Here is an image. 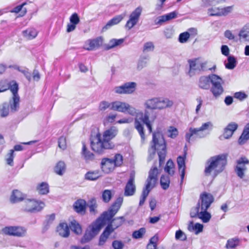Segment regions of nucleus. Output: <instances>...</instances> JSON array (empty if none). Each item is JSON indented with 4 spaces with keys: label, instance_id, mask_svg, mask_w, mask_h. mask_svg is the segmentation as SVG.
I'll list each match as a JSON object with an SVG mask.
<instances>
[{
    "label": "nucleus",
    "instance_id": "34",
    "mask_svg": "<svg viewBox=\"0 0 249 249\" xmlns=\"http://www.w3.org/2000/svg\"><path fill=\"white\" fill-rule=\"evenodd\" d=\"M24 199V195L21 192L18 190L13 191L10 197V201L12 203H17L23 200Z\"/></svg>",
    "mask_w": 249,
    "mask_h": 249
},
{
    "label": "nucleus",
    "instance_id": "62",
    "mask_svg": "<svg viewBox=\"0 0 249 249\" xmlns=\"http://www.w3.org/2000/svg\"><path fill=\"white\" fill-rule=\"evenodd\" d=\"M9 83L6 80L0 81V92H4L9 89Z\"/></svg>",
    "mask_w": 249,
    "mask_h": 249
},
{
    "label": "nucleus",
    "instance_id": "22",
    "mask_svg": "<svg viewBox=\"0 0 249 249\" xmlns=\"http://www.w3.org/2000/svg\"><path fill=\"white\" fill-rule=\"evenodd\" d=\"M87 202L83 199H79L74 202L73 208L75 212L81 215H84L86 212Z\"/></svg>",
    "mask_w": 249,
    "mask_h": 249
},
{
    "label": "nucleus",
    "instance_id": "6",
    "mask_svg": "<svg viewBox=\"0 0 249 249\" xmlns=\"http://www.w3.org/2000/svg\"><path fill=\"white\" fill-rule=\"evenodd\" d=\"M139 118H136L135 119V127L139 132L142 141L145 139V135L143 130V126L141 122L145 124L147 127L150 133L152 132V127L149 119V113L147 110H145L144 113L141 112ZM138 117V116H137Z\"/></svg>",
    "mask_w": 249,
    "mask_h": 249
},
{
    "label": "nucleus",
    "instance_id": "37",
    "mask_svg": "<svg viewBox=\"0 0 249 249\" xmlns=\"http://www.w3.org/2000/svg\"><path fill=\"white\" fill-rule=\"evenodd\" d=\"M101 176L100 171L96 170L88 172L85 174V178L87 180H95L101 177Z\"/></svg>",
    "mask_w": 249,
    "mask_h": 249
},
{
    "label": "nucleus",
    "instance_id": "49",
    "mask_svg": "<svg viewBox=\"0 0 249 249\" xmlns=\"http://www.w3.org/2000/svg\"><path fill=\"white\" fill-rule=\"evenodd\" d=\"M10 112V109L8 105V103H4L0 107V114L1 117L7 116Z\"/></svg>",
    "mask_w": 249,
    "mask_h": 249
},
{
    "label": "nucleus",
    "instance_id": "21",
    "mask_svg": "<svg viewBox=\"0 0 249 249\" xmlns=\"http://www.w3.org/2000/svg\"><path fill=\"white\" fill-rule=\"evenodd\" d=\"M236 163L237 165L235 168V172L238 177L242 178L244 176V171L246 170V168L245 165H243V167L240 166L239 165L242 164H248L249 160L246 157H241L237 160Z\"/></svg>",
    "mask_w": 249,
    "mask_h": 249
},
{
    "label": "nucleus",
    "instance_id": "64",
    "mask_svg": "<svg viewBox=\"0 0 249 249\" xmlns=\"http://www.w3.org/2000/svg\"><path fill=\"white\" fill-rule=\"evenodd\" d=\"M234 97L240 101H243L247 98L248 95L243 92L239 91L235 92L234 94Z\"/></svg>",
    "mask_w": 249,
    "mask_h": 249
},
{
    "label": "nucleus",
    "instance_id": "43",
    "mask_svg": "<svg viewBox=\"0 0 249 249\" xmlns=\"http://www.w3.org/2000/svg\"><path fill=\"white\" fill-rule=\"evenodd\" d=\"M66 170V165L64 161H58L54 168V172L60 176L63 175Z\"/></svg>",
    "mask_w": 249,
    "mask_h": 249
},
{
    "label": "nucleus",
    "instance_id": "11",
    "mask_svg": "<svg viewBox=\"0 0 249 249\" xmlns=\"http://www.w3.org/2000/svg\"><path fill=\"white\" fill-rule=\"evenodd\" d=\"M123 202V197H118L108 210L104 211L98 218H113L120 209Z\"/></svg>",
    "mask_w": 249,
    "mask_h": 249
},
{
    "label": "nucleus",
    "instance_id": "52",
    "mask_svg": "<svg viewBox=\"0 0 249 249\" xmlns=\"http://www.w3.org/2000/svg\"><path fill=\"white\" fill-rule=\"evenodd\" d=\"M146 230L144 228H141L138 230L135 231L133 232L132 237L134 239H140L143 237V235L145 233Z\"/></svg>",
    "mask_w": 249,
    "mask_h": 249
},
{
    "label": "nucleus",
    "instance_id": "61",
    "mask_svg": "<svg viewBox=\"0 0 249 249\" xmlns=\"http://www.w3.org/2000/svg\"><path fill=\"white\" fill-rule=\"evenodd\" d=\"M58 146L60 148L62 149V150H64L66 148L67 144L65 137L63 136L60 137L58 139Z\"/></svg>",
    "mask_w": 249,
    "mask_h": 249
},
{
    "label": "nucleus",
    "instance_id": "35",
    "mask_svg": "<svg viewBox=\"0 0 249 249\" xmlns=\"http://www.w3.org/2000/svg\"><path fill=\"white\" fill-rule=\"evenodd\" d=\"M173 105V101L167 98H159L158 107L159 109L171 107Z\"/></svg>",
    "mask_w": 249,
    "mask_h": 249
},
{
    "label": "nucleus",
    "instance_id": "60",
    "mask_svg": "<svg viewBox=\"0 0 249 249\" xmlns=\"http://www.w3.org/2000/svg\"><path fill=\"white\" fill-rule=\"evenodd\" d=\"M70 23H73V24H76L79 23L80 22V18L76 13L72 14L70 18Z\"/></svg>",
    "mask_w": 249,
    "mask_h": 249
},
{
    "label": "nucleus",
    "instance_id": "32",
    "mask_svg": "<svg viewBox=\"0 0 249 249\" xmlns=\"http://www.w3.org/2000/svg\"><path fill=\"white\" fill-rule=\"evenodd\" d=\"M237 64L236 57L233 55H229L227 57V61H225V68L228 70H233L235 68Z\"/></svg>",
    "mask_w": 249,
    "mask_h": 249
},
{
    "label": "nucleus",
    "instance_id": "14",
    "mask_svg": "<svg viewBox=\"0 0 249 249\" xmlns=\"http://www.w3.org/2000/svg\"><path fill=\"white\" fill-rule=\"evenodd\" d=\"M26 203L27 205L26 210L31 213L40 212L45 206L44 202L38 201L35 199H27Z\"/></svg>",
    "mask_w": 249,
    "mask_h": 249
},
{
    "label": "nucleus",
    "instance_id": "39",
    "mask_svg": "<svg viewBox=\"0 0 249 249\" xmlns=\"http://www.w3.org/2000/svg\"><path fill=\"white\" fill-rule=\"evenodd\" d=\"M69 227L76 234L79 235L82 233L81 226L75 219L71 222Z\"/></svg>",
    "mask_w": 249,
    "mask_h": 249
},
{
    "label": "nucleus",
    "instance_id": "8",
    "mask_svg": "<svg viewBox=\"0 0 249 249\" xmlns=\"http://www.w3.org/2000/svg\"><path fill=\"white\" fill-rule=\"evenodd\" d=\"M213 127V124L211 122H208L207 123H204L202 124V125L199 127L196 128H193L192 127L189 128V132H187L185 134V139L186 141L190 143L191 141V138L192 137L194 138H203L204 137V135L202 133H199L200 131H203L206 130L208 129H212Z\"/></svg>",
    "mask_w": 249,
    "mask_h": 249
},
{
    "label": "nucleus",
    "instance_id": "17",
    "mask_svg": "<svg viewBox=\"0 0 249 249\" xmlns=\"http://www.w3.org/2000/svg\"><path fill=\"white\" fill-rule=\"evenodd\" d=\"M238 126V124L234 122L229 123L224 129L223 133L219 137V139L220 140L230 139L237 130Z\"/></svg>",
    "mask_w": 249,
    "mask_h": 249
},
{
    "label": "nucleus",
    "instance_id": "25",
    "mask_svg": "<svg viewBox=\"0 0 249 249\" xmlns=\"http://www.w3.org/2000/svg\"><path fill=\"white\" fill-rule=\"evenodd\" d=\"M87 207L90 216H96L98 214V204L95 197H92L88 201Z\"/></svg>",
    "mask_w": 249,
    "mask_h": 249
},
{
    "label": "nucleus",
    "instance_id": "2",
    "mask_svg": "<svg viewBox=\"0 0 249 249\" xmlns=\"http://www.w3.org/2000/svg\"><path fill=\"white\" fill-rule=\"evenodd\" d=\"M227 163V155L225 154L211 157L206 162L204 173L209 176L214 171V175L216 176L224 170Z\"/></svg>",
    "mask_w": 249,
    "mask_h": 249
},
{
    "label": "nucleus",
    "instance_id": "57",
    "mask_svg": "<svg viewBox=\"0 0 249 249\" xmlns=\"http://www.w3.org/2000/svg\"><path fill=\"white\" fill-rule=\"evenodd\" d=\"M14 158V150H10L9 153L7 155V158H6L7 164L10 166H13Z\"/></svg>",
    "mask_w": 249,
    "mask_h": 249
},
{
    "label": "nucleus",
    "instance_id": "26",
    "mask_svg": "<svg viewBox=\"0 0 249 249\" xmlns=\"http://www.w3.org/2000/svg\"><path fill=\"white\" fill-rule=\"evenodd\" d=\"M177 14L178 13L175 11L160 16L155 20V24L157 25H161L163 22L176 18Z\"/></svg>",
    "mask_w": 249,
    "mask_h": 249
},
{
    "label": "nucleus",
    "instance_id": "29",
    "mask_svg": "<svg viewBox=\"0 0 249 249\" xmlns=\"http://www.w3.org/2000/svg\"><path fill=\"white\" fill-rule=\"evenodd\" d=\"M19 96H12L8 103L10 109V112L15 113L18 111L19 108Z\"/></svg>",
    "mask_w": 249,
    "mask_h": 249
},
{
    "label": "nucleus",
    "instance_id": "47",
    "mask_svg": "<svg viewBox=\"0 0 249 249\" xmlns=\"http://www.w3.org/2000/svg\"><path fill=\"white\" fill-rule=\"evenodd\" d=\"M113 196V193L110 190L106 189L103 191L102 194V201L105 203H108L110 201Z\"/></svg>",
    "mask_w": 249,
    "mask_h": 249
},
{
    "label": "nucleus",
    "instance_id": "5",
    "mask_svg": "<svg viewBox=\"0 0 249 249\" xmlns=\"http://www.w3.org/2000/svg\"><path fill=\"white\" fill-rule=\"evenodd\" d=\"M111 220V219H96L89 225L81 239V243L82 244L88 243L97 235L105 226L104 220Z\"/></svg>",
    "mask_w": 249,
    "mask_h": 249
},
{
    "label": "nucleus",
    "instance_id": "58",
    "mask_svg": "<svg viewBox=\"0 0 249 249\" xmlns=\"http://www.w3.org/2000/svg\"><path fill=\"white\" fill-rule=\"evenodd\" d=\"M111 107V103H109L107 101H103L100 103L99 106V109L100 111H105L108 108L110 109Z\"/></svg>",
    "mask_w": 249,
    "mask_h": 249
},
{
    "label": "nucleus",
    "instance_id": "3",
    "mask_svg": "<svg viewBox=\"0 0 249 249\" xmlns=\"http://www.w3.org/2000/svg\"><path fill=\"white\" fill-rule=\"evenodd\" d=\"M151 149L152 154H155L157 151L159 158V164L161 166L163 164L166 154V145L165 140L162 135L159 132L153 133Z\"/></svg>",
    "mask_w": 249,
    "mask_h": 249
},
{
    "label": "nucleus",
    "instance_id": "19",
    "mask_svg": "<svg viewBox=\"0 0 249 249\" xmlns=\"http://www.w3.org/2000/svg\"><path fill=\"white\" fill-rule=\"evenodd\" d=\"M124 219H111V220H105V225L107 224V226L105 229V230L111 233L113 231L121 226L124 220Z\"/></svg>",
    "mask_w": 249,
    "mask_h": 249
},
{
    "label": "nucleus",
    "instance_id": "54",
    "mask_svg": "<svg viewBox=\"0 0 249 249\" xmlns=\"http://www.w3.org/2000/svg\"><path fill=\"white\" fill-rule=\"evenodd\" d=\"M123 158L120 154H117L115 155L114 159H112L115 166H120L123 163Z\"/></svg>",
    "mask_w": 249,
    "mask_h": 249
},
{
    "label": "nucleus",
    "instance_id": "59",
    "mask_svg": "<svg viewBox=\"0 0 249 249\" xmlns=\"http://www.w3.org/2000/svg\"><path fill=\"white\" fill-rule=\"evenodd\" d=\"M175 237L176 239H179L181 241H185L187 239L185 234L180 230L176 232Z\"/></svg>",
    "mask_w": 249,
    "mask_h": 249
},
{
    "label": "nucleus",
    "instance_id": "36",
    "mask_svg": "<svg viewBox=\"0 0 249 249\" xmlns=\"http://www.w3.org/2000/svg\"><path fill=\"white\" fill-rule=\"evenodd\" d=\"M159 98H154L148 99L144 103V106L146 108L151 109H158Z\"/></svg>",
    "mask_w": 249,
    "mask_h": 249
},
{
    "label": "nucleus",
    "instance_id": "38",
    "mask_svg": "<svg viewBox=\"0 0 249 249\" xmlns=\"http://www.w3.org/2000/svg\"><path fill=\"white\" fill-rule=\"evenodd\" d=\"M36 190L40 195H47L49 193V184L46 182H42L38 184Z\"/></svg>",
    "mask_w": 249,
    "mask_h": 249
},
{
    "label": "nucleus",
    "instance_id": "48",
    "mask_svg": "<svg viewBox=\"0 0 249 249\" xmlns=\"http://www.w3.org/2000/svg\"><path fill=\"white\" fill-rule=\"evenodd\" d=\"M170 180L168 176L162 175L160 179V184L161 188L163 190H166L168 188Z\"/></svg>",
    "mask_w": 249,
    "mask_h": 249
},
{
    "label": "nucleus",
    "instance_id": "44",
    "mask_svg": "<svg viewBox=\"0 0 249 249\" xmlns=\"http://www.w3.org/2000/svg\"><path fill=\"white\" fill-rule=\"evenodd\" d=\"M240 239L237 237L230 239L228 240L225 248L227 249H235L239 246Z\"/></svg>",
    "mask_w": 249,
    "mask_h": 249
},
{
    "label": "nucleus",
    "instance_id": "28",
    "mask_svg": "<svg viewBox=\"0 0 249 249\" xmlns=\"http://www.w3.org/2000/svg\"><path fill=\"white\" fill-rule=\"evenodd\" d=\"M212 74L201 76L198 81V87L203 89H208L210 88V83L212 84Z\"/></svg>",
    "mask_w": 249,
    "mask_h": 249
},
{
    "label": "nucleus",
    "instance_id": "51",
    "mask_svg": "<svg viewBox=\"0 0 249 249\" xmlns=\"http://www.w3.org/2000/svg\"><path fill=\"white\" fill-rule=\"evenodd\" d=\"M221 8H211L208 9V14L209 16H222L223 14H221Z\"/></svg>",
    "mask_w": 249,
    "mask_h": 249
},
{
    "label": "nucleus",
    "instance_id": "31",
    "mask_svg": "<svg viewBox=\"0 0 249 249\" xmlns=\"http://www.w3.org/2000/svg\"><path fill=\"white\" fill-rule=\"evenodd\" d=\"M38 32L33 27H30L22 31L23 36L27 39H33L37 35Z\"/></svg>",
    "mask_w": 249,
    "mask_h": 249
},
{
    "label": "nucleus",
    "instance_id": "41",
    "mask_svg": "<svg viewBox=\"0 0 249 249\" xmlns=\"http://www.w3.org/2000/svg\"><path fill=\"white\" fill-rule=\"evenodd\" d=\"M82 155L87 161L93 160L94 159V154L87 149L84 143H83Z\"/></svg>",
    "mask_w": 249,
    "mask_h": 249
},
{
    "label": "nucleus",
    "instance_id": "50",
    "mask_svg": "<svg viewBox=\"0 0 249 249\" xmlns=\"http://www.w3.org/2000/svg\"><path fill=\"white\" fill-rule=\"evenodd\" d=\"M9 88L13 96H19L18 94V85L15 81H12L9 83Z\"/></svg>",
    "mask_w": 249,
    "mask_h": 249
},
{
    "label": "nucleus",
    "instance_id": "16",
    "mask_svg": "<svg viewBox=\"0 0 249 249\" xmlns=\"http://www.w3.org/2000/svg\"><path fill=\"white\" fill-rule=\"evenodd\" d=\"M118 129L115 126H111L105 130L103 134L102 139L107 143L111 145V149L114 146V144L111 140L113 139L118 134Z\"/></svg>",
    "mask_w": 249,
    "mask_h": 249
},
{
    "label": "nucleus",
    "instance_id": "33",
    "mask_svg": "<svg viewBox=\"0 0 249 249\" xmlns=\"http://www.w3.org/2000/svg\"><path fill=\"white\" fill-rule=\"evenodd\" d=\"M238 36L240 39L249 41V23L246 24L240 31Z\"/></svg>",
    "mask_w": 249,
    "mask_h": 249
},
{
    "label": "nucleus",
    "instance_id": "40",
    "mask_svg": "<svg viewBox=\"0 0 249 249\" xmlns=\"http://www.w3.org/2000/svg\"><path fill=\"white\" fill-rule=\"evenodd\" d=\"M102 44V39L101 37L90 40L89 41V46L87 48L88 50H93L96 48L100 46Z\"/></svg>",
    "mask_w": 249,
    "mask_h": 249
},
{
    "label": "nucleus",
    "instance_id": "56",
    "mask_svg": "<svg viewBox=\"0 0 249 249\" xmlns=\"http://www.w3.org/2000/svg\"><path fill=\"white\" fill-rule=\"evenodd\" d=\"M190 36V34L188 32L182 33L179 35L178 41L181 43H185L189 38Z\"/></svg>",
    "mask_w": 249,
    "mask_h": 249
},
{
    "label": "nucleus",
    "instance_id": "24",
    "mask_svg": "<svg viewBox=\"0 0 249 249\" xmlns=\"http://www.w3.org/2000/svg\"><path fill=\"white\" fill-rule=\"evenodd\" d=\"M101 167L104 173L108 174L113 171L115 166L112 161V159L104 158L101 161Z\"/></svg>",
    "mask_w": 249,
    "mask_h": 249
},
{
    "label": "nucleus",
    "instance_id": "46",
    "mask_svg": "<svg viewBox=\"0 0 249 249\" xmlns=\"http://www.w3.org/2000/svg\"><path fill=\"white\" fill-rule=\"evenodd\" d=\"M124 41V39L123 38L121 39H112L109 43L106 45V49L107 50H110L115 47L118 46L123 43Z\"/></svg>",
    "mask_w": 249,
    "mask_h": 249
},
{
    "label": "nucleus",
    "instance_id": "42",
    "mask_svg": "<svg viewBox=\"0 0 249 249\" xmlns=\"http://www.w3.org/2000/svg\"><path fill=\"white\" fill-rule=\"evenodd\" d=\"M123 18L122 15H119L109 20L106 25L103 27V30H107L111 26L119 23Z\"/></svg>",
    "mask_w": 249,
    "mask_h": 249
},
{
    "label": "nucleus",
    "instance_id": "4",
    "mask_svg": "<svg viewBox=\"0 0 249 249\" xmlns=\"http://www.w3.org/2000/svg\"><path fill=\"white\" fill-rule=\"evenodd\" d=\"M158 169L157 167L151 168L148 173L145 187L143 188L139 202V205L142 206L150 192L154 188L158 181Z\"/></svg>",
    "mask_w": 249,
    "mask_h": 249
},
{
    "label": "nucleus",
    "instance_id": "55",
    "mask_svg": "<svg viewBox=\"0 0 249 249\" xmlns=\"http://www.w3.org/2000/svg\"><path fill=\"white\" fill-rule=\"evenodd\" d=\"M174 167V163L171 160H169L164 168V171L170 175H173L174 174V171H171V169Z\"/></svg>",
    "mask_w": 249,
    "mask_h": 249
},
{
    "label": "nucleus",
    "instance_id": "15",
    "mask_svg": "<svg viewBox=\"0 0 249 249\" xmlns=\"http://www.w3.org/2000/svg\"><path fill=\"white\" fill-rule=\"evenodd\" d=\"M136 87L135 82H126L122 86L116 87L114 88V91L118 94H131L135 91Z\"/></svg>",
    "mask_w": 249,
    "mask_h": 249
},
{
    "label": "nucleus",
    "instance_id": "63",
    "mask_svg": "<svg viewBox=\"0 0 249 249\" xmlns=\"http://www.w3.org/2000/svg\"><path fill=\"white\" fill-rule=\"evenodd\" d=\"M112 246L114 249H123L124 244L121 241L114 240L112 242Z\"/></svg>",
    "mask_w": 249,
    "mask_h": 249
},
{
    "label": "nucleus",
    "instance_id": "12",
    "mask_svg": "<svg viewBox=\"0 0 249 249\" xmlns=\"http://www.w3.org/2000/svg\"><path fill=\"white\" fill-rule=\"evenodd\" d=\"M2 232L7 235L15 237H23L26 233V229L21 226H6L2 229Z\"/></svg>",
    "mask_w": 249,
    "mask_h": 249
},
{
    "label": "nucleus",
    "instance_id": "1",
    "mask_svg": "<svg viewBox=\"0 0 249 249\" xmlns=\"http://www.w3.org/2000/svg\"><path fill=\"white\" fill-rule=\"evenodd\" d=\"M200 199L201 204L198 202L196 206L191 209V218H211V215L208 212L207 209L213 201V195L204 192L200 195Z\"/></svg>",
    "mask_w": 249,
    "mask_h": 249
},
{
    "label": "nucleus",
    "instance_id": "18",
    "mask_svg": "<svg viewBox=\"0 0 249 249\" xmlns=\"http://www.w3.org/2000/svg\"><path fill=\"white\" fill-rule=\"evenodd\" d=\"M135 175L131 173L129 178L124 187V195L126 196H133L136 191V186L134 183Z\"/></svg>",
    "mask_w": 249,
    "mask_h": 249
},
{
    "label": "nucleus",
    "instance_id": "23",
    "mask_svg": "<svg viewBox=\"0 0 249 249\" xmlns=\"http://www.w3.org/2000/svg\"><path fill=\"white\" fill-rule=\"evenodd\" d=\"M187 152L185 151L182 156H179L177 158V162L178 170H181L180 178L181 182L183 181L185 174V159L186 158Z\"/></svg>",
    "mask_w": 249,
    "mask_h": 249
},
{
    "label": "nucleus",
    "instance_id": "53",
    "mask_svg": "<svg viewBox=\"0 0 249 249\" xmlns=\"http://www.w3.org/2000/svg\"><path fill=\"white\" fill-rule=\"evenodd\" d=\"M168 136L171 138L175 139L178 134V131L177 128L173 126H170L168 130Z\"/></svg>",
    "mask_w": 249,
    "mask_h": 249
},
{
    "label": "nucleus",
    "instance_id": "45",
    "mask_svg": "<svg viewBox=\"0 0 249 249\" xmlns=\"http://www.w3.org/2000/svg\"><path fill=\"white\" fill-rule=\"evenodd\" d=\"M203 226L199 223H196L193 225V222H191L188 226V230L190 231H194L196 234H198L203 231Z\"/></svg>",
    "mask_w": 249,
    "mask_h": 249
},
{
    "label": "nucleus",
    "instance_id": "10",
    "mask_svg": "<svg viewBox=\"0 0 249 249\" xmlns=\"http://www.w3.org/2000/svg\"><path fill=\"white\" fill-rule=\"evenodd\" d=\"M212 85L210 91L215 98H218L224 92V89L221 85L222 78L217 75L212 74Z\"/></svg>",
    "mask_w": 249,
    "mask_h": 249
},
{
    "label": "nucleus",
    "instance_id": "9",
    "mask_svg": "<svg viewBox=\"0 0 249 249\" xmlns=\"http://www.w3.org/2000/svg\"><path fill=\"white\" fill-rule=\"evenodd\" d=\"M110 109L123 113L127 112L128 114L132 116H135L138 113L137 110L134 107L130 106L127 103L120 101L112 102Z\"/></svg>",
    "mask_w": 249,
    "mask_h": 249
},
{
    "label": "nucleus",
    "instance_id": "13",
    "mask_svg": "<svg viewBox=\"0 0 249 249\" xmlns=\"http://www.w3.org/2000/svg\"><path fill=\"white\" fill-rule=\"evenodd\" d=\"M142 12V8L139 6L136 8L129 15L125 27L128 30L132 28L138 22Z\"/></svg>",
    "mask_w": 249,
    "mask_h": 249
},
{
    "label": "nucleus",
    "instance_id": "27",
    "mask_svg": "<svg viewBox=\"0 0 249 249\" xmlns=\"http://www.w3.org/2000/svg\"><path fill=\"white\" fill-rule=\"evenodd\" d=\"M56 231L58 234L62 237L67 238L70 235V228L65 222L60 223L57 227Z\"/></svg>",
    "mask_w": 249,
    "mask_h": 249
},
{
    "label": "nucleus",
    "instance_id": "7",
    "mask_svg": "<svg viewBox=\"0 0 249 249\" xmlns=\"http://www.w3.org/2000/svg\"><path fill=\"white\" fill-rule=\"evenodd\" d=\"M90 146L95 152L102 154L106 149H111V145L107 143L102 139L101 134L98 132L95 136H91L90 138Z\"/></svg>",
    "mask_w": 249,
    "mask_h": 249
},
{
    "label": "nucleus",
    "instance_id": "30",
    "mask_svg": "<svg viewBox=\"0 0 249 249\" xmlns=\"http://www.w3.org/2000/svg\"><path fill=\"white\" fill-rule=\"evenodd\" d=\"M249 140V123L245 126L242 134L238 139V143L240 145L245 144Z\"/></svg>",
    "mask_w": 249,
    "mask_h": 249
},
{
    "label": "nucleus",
    "instance_id": "20",
    "mask_svg": "<svg viewBox=\"0 0 249 249\" xmlns=\"http://www.w3.org/2000/svg\"><path fill=\"white\" fill-rule=\"evenodd\" d=\"M188 62L189 64V71H188V75L192 77L196 73H199L200 70V60L198 58H195L194 59H189Z\"/></svg>",
    "mask_w": 249,
    "mask_h": 249
}]
</instances>
